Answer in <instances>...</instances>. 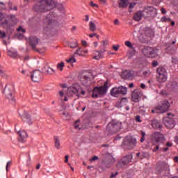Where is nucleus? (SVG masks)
I'll list each match as a JSON object with an SVG mask.
<instances>
[{"mask_svg":"<svg viewBox=\"0 0 178 178\" xmlns=\"http://www.w3.org/2000/svg\"><path fill=\"white\" fill-rule=\"evenodd\" d=\"M143 10H146V12H147V17L148 16V13H149V12H154L155 15L158 13V10L152 6H149L145 8Z\"/></svg>","mask_w":178,"mask_h":178,"instance_id":"nucleus-27","label":"nucleus"},{"mask_svg":"<svg viewBox=\"0 0 178 178\" xmlns=\"http://www.w3.org/2000/svg\"><path fill=\"white\" fill-rule=\"evenodd\" d=\"M89 30H90V31H95L97 30V26L92 21H90L89 23Z\"/></svg>","mask_w":178,"mask_h":178,"instance_id":"nucleus-32","label":"nucleus"},{"mask_svg":"<svg viewBox=\"0 0 178 178\" xmlns=\"http://www.w3.org/2000/svg\"><path fill=\"white\" fill-rule=\"evenodd\" d=\"M8 56H10V58H13L14 59H16L17 58V52L13 51L12 50L8 51Z\"/></svg>","mask_w":178,"mask_h":178,"instance_id":"nucleus-31","label":"nucleus"},{"mask_svg":"<svg viewBox=\"0 0 178 178\" xmlns=\"http://www.w3.org/2000/svg\"><path fill=\"white\" fill-rule=\"evenodd\" d=\"M75 55H79V56H86L88 54V50H84L83 48H79L74 53Z\"/></svg>","mask_w":178,"mask_h":178,"instance_id":"nucleus-22","label":"nucleus"},{"mask_svg":"<svg viewBox=\"0 0 178 178\" xmlns=\"http://www.w3.org/2000/svg\"><path fill=\"white\" fill-rule=\"evenodd\" d=\"M63 67H65V63L61 62L57 65V69L62 72L63 70Z\"/></svg>","mask_w":178,"mask_h":178,"instance_id":"nucleus-36","label":"nucleus"},{"mask_svg":"<svg viewBox=\"0 0 178 178\" xmlns=\"http://www.w3.org/2000/svg\"><path fill=\"white\" fill-rule=\"evenodd\" d=\"M118 172H115V174H111V178L116 177V176H118Z\"/></svg>","mask_w":178,"mask_h":178,"instance_id":"nucleus-58","label":"nucleus"},{"mask_svg":"<svg viewBox=\"0 0 178 178\" xmlns=\"http://www.w3.org/2000/svg\"><path fill=\"white\" fill-rule=\"evenodd\" d=\"M8 20L10 23V27L15 26L17 23V21L16 20V17L15 16H8Z\"/></svg>","mask_w":178,"mask_h":178,"instance_id":"nucleus-24","label":"nucleus"},{"mask_svg":"<svg viewBox=\"0 0 178 178\" xmlns=\"http://www.w3.org/2000/svg\"><path fill=\"white\" fill-rule=\"evenodd\" d=\"M74 94L80 98V97H84L86 95V90L80 87L79 85H73L72 87L68 88L67 92L65 90H61L59 92L61 101L65 102L68 101V97H72Z\"/></svg>","mask_w":178,"mask_h":178,"instance_id":"nucleus-2","label":"nucleus"},{"mask_svg":"<svg viewBox=\"0 0 178 178\" xmlns=\"http://www.w3.org/2000/svg\"><path fill=\"white\" fill-rule=\"evenodd\" d=\"M156 80L159 83H165L168 80V71L163 67H159L156 70Z\"/></svg>","mask_w":178,"mask_h":178,"instance_id":"nucleus-4","label":"nucleus"},{"mask_svg":"<svg viewBox=\"0 0 178 178\" xmlns=\"http://www.w3.org/2000/svg\"><path fill=\"white\" fill-rule=\"evenodd\" d=\"M14 88H15L13 87V86L10 84L6 85L4 88L3 94L6 97V98H8V99H10V101H13L14 99V97H13Z\"/></svg>","mask_w":178,"mask_h":178,"instance_id":"nucleus-9","label":"nucleus"},{"mask_svg":"<svg viewBox=\"0 0 178 178\" xmlns=\"http://www.w3.org/2000/svg\"><path fill=\"white\" fill-rule=\"evenodd\" d=\"M79 120L78 121H76V122H75V124H74V129H79V124H77V123H79Z\"/></svg>","mask_w":178,"mask_h":178,"instance_id":"nucleus-59","label":"nucleus"},{"mask_svg":"<svg viewBox=\"0 0 178 178\" xmlns=\"http://www.w3.org/2000/svg\"><path fill=\"white\" fill-rule=\"evenodd\" d=\"M142 138H140V143H144L145 141V132H141Z\"/></svg>","mask_w":178,"mask_h":178,"instance_id":"nucleus-41","label":"nucleus"},{"mask_svg":"<svg viewBox=\"0 0 178 178\" xmlns=\"http://www.w3.org/2000/svg\"><path fill=\"white\" fill-rule=\"evenodd\" d=\"M152 140L156 143H163L165 141V136L159 132H155L152 136Z\"/></svg>","mask_w":178,"mask_h":178,"instance_id":"nucleus-12","label":"nucleus"},{"mask_svg":"<svg viewBox=\"0 0 178 178\" xmlns=\"http://www.w3.org/2000/svg\"><path fill=\"white\" fill-rule=\"evenodd\" d=\"M106 91H108V87L106 86V83H105L104 86L94 88L92 97L93 98H101V97L106 94Z\"/></svg>","mask_w":178,"mask_h":178,"instance_id":"nucleus-6","label":"nucleus"},{"mask_svg":"<svg viewBox=\"0 0 178 178\" xmlns=\"http://www.w3.org/2000/svg\"><path fill=\"white\" fill-rule=\"evenodd\" d=\"M0 77H3V79H8V74L2 69H0Z\"/></svg>","mask_w":178,"mask_h":178,"instance_id":"nucleus-34","label":"nucleus"},{"mask_svg":"<svg viewBox=\"0 0 178 178\" xmlns=\"http://www.w3.org/2000/svg\"><path fill=\"white\" fill-rule=\"evenodd\" d=\"M98 159V156H95L92 158L91 161H97Z\"/></svg>","mask_w":178,"mask_h":178,"instance_id":"nucleus-62","label":"nucleus"},{"mask_svg":"<svg viewBox=\"0 0 178 178\" xmlns=\"http://www.w3.org/2000/svg\"><path fill=\"white\" fill-rule=\"evenodd\" d=\"M175 141L177 143V144H178V136H175Z\"/></svg>","mask_w":178,"mask_h":178,"instance_id":"nucleus-64","label":"nucleus"},{"mask_svg":"<svg viewBox=\"0 0 178 178\" xmlns=\"http://www.w3.org/2000/svg\"><path fill=\"white\" fill-rule=\"evenodd\" d=\"M77 45H78L77 41L76 40L68 42V47H70V48H76Z\"/></svg>","mask_w":178,"mask_h":178,"instance_id":"nucleus-35","label":"nucleus"},{"mask_svg":"<svg viewBox=\"0 0 178 178\" xmlns=\"http://www.w3.org/2000/svg\"><path fill=\"white\" fill-rule=\"evenodd\" d=\"M6 37V33L0 31V38H5Z\"/></svg>","mask_w":178,"mask_h":178,"instance_id":"nucleus-43","label":"nucleus"},{"mask_svg":"<svg viewBox=\"0 0 178 178\" xmlns=\"http://www.w3.org/2000/svg\"><path fill=\"white\" fill-rule=\"evenodd\" d=\"M106 45H108L107 40H103L102 42H101V44L99 46L101 52H106V49L105 48V47Z\"/></svg>","mask_w":178,"mask_h":178,"instance_id":"nucleus-26","label":"nucleus"},{"mask_svg":"<svg viewBox=\"0 0 178 178\" xmlns=\"http://www.w3.org/2000/svg\"><path fill=\"white\" fill-rule=\"evenodd\" d=\"M22 118L23 122H25V123H27L29 125L33 124V120H31L30 114H29V113H27L26 111L24 112V114Z\"/></svg>","mask_w":178,"mask_h":178,"instance_id":"nucleus-20","label":"nucleus"},{"mask_svg":"<svg viewBox=\"0 0 178 178\" xmlns=\"http://www.w3.org/2000/svg\"><path fill=\"white\" fill-rule=\"evenodd\" d=\"M169 106H170V104L169 102L165 100L162 102L161 104L158 106L157 108H159V111L157 112H159L160 113H165L169 109Z\"/></svg>","mask_w":178,"mask_h":178,"instance_id":"nucleus-13","label":"nucleus"},{"mask_svg":"<svg viewBox=\"0 0 178 178\" xmlns=\"http://www.w3.org/2000/svg\"><path fill=\"white\" fill-rule=\"evenodd\" d=\"M136 156H138V158H140V159H143V156H145V153H143L141 156H140V153H137Z\"/></svg>","mask_w":178,"mask_h":178,"instance_id":"nucleus-47","label":"nucleus"},{"mask_svg":"<svg viewBox=\"0 0 178 178\" xmlns=\"http://www.w3.org/2000/svg\"><path fill=\"white\" fill-rule=\"evenodd\" d=\"M136 122H138L139 123H141V117H140V115H137L136 117Z\"/></svg>","mask_w":178,"mask_h":178,"instance_id":"nucleus-49","label":"nucleus"},{"mask_svg":"<svg viewBox=\"0 0 178 178\" xmlns=\"http://www.w3.org/2000/svg\"><path fill=\"white\" fill-rule=\"evenodd\" d=\"M147 10H139L134 15V19L136 22H140L143 17H147Z\"/></svg>","mask_w":178,"mask_h":178,"instance_id":"nucleus-15","label":"nucleus"},{"mask_svg":"<svg viewBox=\"0 0 178 178\" xmlns=\"http://www.w3.org/2000/svg\"><path fill=\"white\" fill-rule=\"evenodd\" d=\"M65 163H69V155H65Z\"/></svg>","mask_w":178,"mask_h":178,"instance_id":"nucleus-48","label":"nucleus"},{"mask_svg":"<svg viewBox=\"0 0 178 178\" xmlns=\"http://www.w3.org/2000/svg\"><path fill=\"white\" fill-rule=\"evenodd\" d=\"M131 97L134 102H138L140 101V98L143 97V92H141L140 90H134L132 92Z\"/></svg>","mask_w":178,"mask_h":178,"instance_id":"nucleus-16","label":"nucleus"},{"mask_svg":"<svg viewBox=\"0 0 178 178\" xmlns=\"http://www.w3.org/2000/svg\"><path fill=\"white\" fill-rule=\"evenodd\" d=\"M173 115L171 113H168L167 117L164 118V124L168 129H173L176 125V122L175 120H173Z\"/></svg>","mask_w":178,"mask_h":178,"instance_id":"nucleus-8","label":"nucleus"},{"mask_svg":"<svg viewBox=\"0 0 178 178\" xmlns=\"http://www.w3.org/2000/svg\"><path fill=\"white\" fill-rule=\"evenodd\" d=\"M114 24H115V26H118L119 24V19H115Z\"/></svg>","mask_w":178,"mask_h":178,"instance_id":"nucleus-60","label":"nucleus"},{"mask_svg":"<svg viewBox=\"0 0 178 178\" xmlns=\"http://www.w3.org/2000/svg\"><path fill=\"white\" fill-rule=\"evenodd\" d=\"M17 31L20 33H26V29H24L22 26H19V28L17 29Z\"/></svg>","mask_w":178,"mask_h":178,"instance_id":"nucleus-42","label":"nucleus"},{"mask_svg":"<svg viewBox=\"0 0 178 178\" xmlns=\"http://www.w3.org/2000/svg\"><path fill=\"white\" fill-rule=\"evenodd\" d=\"M131 159H133V156H125L119 161V165H120V166H124V165H128V163H130V162H131Z\"/></svg>","mask_w":178,"mask_h":178,"instance_id":"nucleus-18","label":"nucleus"},{"mask_svg":"<svg viewBox=\"0 0 178 178\" xmlns=\"http://www.w3.org/2000/svg\"><path fill=\"white\" fill-rule=\"evenodd\" d=\"M56 8V1L55 0H45V11L46 24H47V29H54V27H58L59 22H58V16L54 12L51 10Z\"/></svg>","mask_w":178,"mask_h":178,"instance_id":"nucleus-1","label":"nucleus"},{"mask_svg":"<svg viewBox=\"0 0 178 178\" xmlns=\"http://www.w3.org/2000/svg\"><path fill=\"white\" fill-rule=\"evenodd\" d=\"M104 52H102L101 50L100 51H95L94 53L95 56L93 57V59H95L96 60H99L101 58H104Z\"/></svg>","mask_w":178,"mask_h":178,"instance_id":"nucleus-23","label":"nucleus"},{"mask_svg":"<svg viewBox=\"0 0 178 178\" xmlns=\"http://www.w3.org/2000/svg\"><path fill=\"white\" fill-rule=\"evenodd\" d=\"M11 164H12V161H8L7 163L6 166V170H8V168H9V166H10Z\"/></svg>","mask_w":178,"mask_h":178,"instance_id":"nucleus-54","label":"nucleus"},{"mask_svg":"<svg viewBox=\"0 0 178 178\" xmlns=\"http://www.w3.org/2000/svg\"><path fill=\"white\" fill-rule=\"evenodd\" d=\"M31 79L34 83H37L41 79V72L39 70H35L31 73Z\"/></svg>","mask_w":178,"mask_h":178,"instance_id":"nucleus-17","label":"nucleus"},{"mask_svg":"<svg viewBox=\"0 0 178 178\" xmlns=\"http://www.w3.org/2000/svg\"><path fill=\"white\" fill-rule=\"evenodd\" d=\"M95 35H97V33H91V34L89 35V37L90 38H92V37H95Z\"/></svg>","mask_w":178,"mask_h":178,"instance_id":"nucleus-61","label":"nucleus"},{"mask_svg":"<svg viewBox=\"0 0 178 178\" xmlns=\"http://www.w3.org/2000/svg\"><path fill=\"white\" fill-rule=\"evenodd\" d=\"M133 141H136V139H133V138H131V136L126 137V138L124 139L123 144H124V145H130V144H131V143H133Z\"/></svg>","mask_w":178,"mask_h":178,"instance_id":"nucleus-25","label":"nucleus"},{"mask_svg":"<svg viewBox=\"0 0 178 178\" xmlns=\"http://www.w3.org/2000/svg\"><path fill=\"white\" fill-rule=\"evenodd\" d=\"M161 22H162L163 23H166V22H168V17H166V16H163L161 19Z\"/></svg>","mask_w":178,"mask_h":178,"instance_id":"nucleus-44","label":"nucleus"},{"mask_svg":"<svg viewBox=\"0 0 178 178\" xmlns=\"http://www.w3.org/2000/svg\"><path fill=\"white\" fill-rule=\"evenodd\" d=\"M5 17L3 16V14H2L1 13H0V22H2V20H3V18Z\"/></svg>","mask_w":178,"mask_h":178,"instance_id":"nucleus-56","label":"nucleus"},{"mask_svg":"<svg viewBox=\"0 0 178 178\" xmlns=\"http://www.w3.org/2000/svg\"><path fill=\"white\" fill-rule=\"evenodd\" d=\"M125 45L126 47H127L128 48H130L131 49H134V44H133L130 41H126Z\"/></svg>","mask_w":178,"mask_h":178,"instance_id":"nucleus-37","label":"nucleus"},{"mask_svg":"<svg viewBox=\"0 0 178 178\" xmlns=\"http://www.w3.org/2000/svg\"><path fill=\"white\" fill-rule=\"evenodd\" d=\"M66 62H67V63H76V58H74V57H72L68 60H66Z\"/></svg>","mask_w":178,"mask_h":178,"instance_id":"nucleus-40","label":"nucleus"},{"mask_svg":"<svg viewBox=\"0 0 178 178\" xmlns=\"http://www.w3.org/2000/svg\"><path fill=\"white\" fill-rule=\"evenodd\" d=\"M47 73L48 74H55V70L52 69L51 67H48L47 70Z\"/></svg>","mask_w":178,"mask_h":178,"instance_id":"nucleus-38","label":"nucleus"},{"mask_svg":"<svg viewBox=\"0 0 178 178\" xmlns=\"http://www.w3.org/2000/svg\"><path fill=\"white\" fill-rule=\"evenodd\" d=\"M0 10H6V4L2 1H0Z\"/></svg>","mask_w":178,"mask_h":178,"instance_id":"nucleus-39","label":"nucleus"},{"mask_svg":"<svg viewBox=\"0 0 178 178\" xmlns=\"http://www.w3.org/2000/svg\"><path fill=\"white\" fill-rule=\"evenodd\" d=\"M127 5H129V0H120L119 3L120 8H127Z\"/></svg>","mask_w":178,"mask_h":178,"instance_id":"nucleus-29","label":"nucleus"},{"mask_svg":"<svg viewBox=\"0 0 178 178\" xmlns=\"http://www.w3.org/2000/svg\"><path fill=\"white\" fill-rule=\"evenodd\" d=\"M166 145L167 147H172V144L170 142H167Z\"/></svg>","mask_w":178,"mask_h":178,"instance_id":"nucleus-63","label":"nucleus"},{"mask_svg":"<svg viewBox=\"0 0 178 178\" xmlns=\"http://www.w3.org/2000/svg\"><path fill=\"white\" fill-rule=\"evenodd\" d=\"M111 94L112 97H119L120 94H122V95H126V94H127V88L124 86L113 88L111 90Z\"/></svg>","mask_w":178,"mask_h":178,"instance_id":"nucleus-7","label":"nucleus"},{"mask_svg":"<svg viewBox=\"0 0 178 178\" xmlns=\"http://www.w3.org/2000/svg\"><path fill=\"white\" fill-rule=\"evenodd\" d=\"M158 65H159L158 61H154L152 63L153 67H156V66H158Z\"/></svg>","mask_w":178,"mask_h":178,"instance_id":"nucleus-53","label":"nucleus"},{"mask_svg":"<svg viewBox=\"0 0 178 178\" xmlns=\"http://www.w3.org/2000/svg\"><path fill=\"white\" fill-rule=\"evenodd\" d=\"M159 111V108L158 107H156L154 109L152 110V113H161L160 112H158Z\"/></svg>","mask_w":178,"mask_h":178,"instance_id":"nucleus-45","label":"nucleus"},{"mask_svg":"<svg viewBox=\"0 0 178 178\" xmlns=\"http://www.w3.org/2000/svg\"><path fill=\"white\" fill-rule=\"evenodd\" d=\"M134 6H136V3H132L129 5L130 9H133V8H134Z\"/></svg>","mask_w":178,"mask_h":178,"instance_id":"nucleus-55","label":"nucleus"},{"mask_svg":"<svg viewBox=\"0 0 178 178\" xmlns=\"http://www.w3.org/2000/svg\"><path fill=\"white\" fill-rule=\"evenodd\" d=\"M54 145L56 149H59L60 148V140L58 136L54 138Z\"/></svg>","mask_w":178,"mask_h":178,"instance_id":"nucleus-28","label":"nucleus"},{"mask_svg":"<svg viewBox=\"0 0 178 178\" xmlns=\"http://www.w3.org/2000/svg\"><path fill=\"white\" fill-rule=\"evenodd\" d=\"M161 12L162 15H166V10L164 8H161Z\"/></svg>","mask_w":178,"mask_h":178,"instance_id":"nucleus-52","label":"nucleus"},{"mask_svg":"<svg viewBox=\"0 0 178 178\" xmlns=\"http://www.w3.org/2000/svg\"><path fill=\"white\" fill-rule=\"evenodd\" d=\"M60 115H63V116H65V118H67L68 113L66 111H61Z\"/></svg>","mask_w":178,"mask_h":178,"instance_id":"nucleus-51","label":"nucleus"},{"mask_svg":"<svg viewBox=\"0 0 178 178\" xmlns=\"http://www.w3.org/2000/svg\"><path fill=\"white\" fill-rule=\"evenodd\" d=\"M141 52L143 55H145V56H147V58H154L153 55H155V49L149 47H143Z\"/></svg>","mask_w":178,"mask_h":178,"instance_id":"nucleus-11","label":"nucleus"},{"mask_svg":"<svg viewBox=\"0 0 178 178\" xmlns=\"http://www.w3.org/2000/svg\"><path fill=\"white\" fill-rule=\"evenodd\" d=\"M78 79L85 87H90L92 83L94 76L91 74L83 73L79 74Z\"/></svg>","mask_w":178,"mask_h":178,"instance_id":"nucleus-3","label":"nucleus"},{"mask_svg":"<svg viewBox=\"0 0 178 178\" xmlns=\"http://www.w3.org/2000/svg\"><path fill=\"white\" fill-rule=\"evenodd\" d=\"M121 127H122L121 122L113 121L108 124L106 127V130H112V131H114L115 133H116V131H119V130H120Z\"/></svg>","mask_w":178,"mask_h":178,"instance_id":"nucleus-10","label":"nucleus"},{"mask_svg":"<svg viewBox=\"0 0 178 178\" xmlns=\"http://www.w3.org/2000/svg\"><path fill=\"white\" fill-rule=\"evenodd\" d=\"M152 127H153V129H161V124H159L156 120H154L152 122Z\"/></svg>","mask_w":178,"mask_h":178,"instance_id":"nucleus-30","label":"nucleus"},{"mask_svg":"<svg viewBox=\"0 0 178 178\" xmlns=\"http://www.w3.org/2000/svg\"><path fill=\"white\" fill-rule=\"evenodd\" d=\"M18 134L19 136V141H20V143H24V141H26V138L28 137L27 132L24 130H20L18 131Z\"/></svg>","mask_w":178,"mask_h":178,"instance_id":"nucleus-21","label":"nucleus"},{"mask_svg":"<svg viewBox=\"0 0 178 178\" xmlns=\"http://www.w3.org/2000/svg\"><path fill=\"white\" fill-rule=\"evenodd\" d=\"M134 71H124L122 72V76L124 80H131L134 77Z\"/></svg>","mask_w":178,"mask_h":178,"instance_id":"nucleus-19","label":"nucleus"},{"mask_svg":"<svg viewBox=\"0 0 178 178\" xmlns=\"http://www.w3.org/2000/svg\"><path fill=\"white\" fill-rule=\"evenodd\" d=\"M172 63L176 65L177 63V62H178L177 58H172Z\"/></svg>","mask_w":178,"mask_h":178,"instance_id":"nucleus-50","label":"nucleus"},{"mask_svg":"<svg viewBox=\"0 0 178 178\" xmlns=\"http://www.w3.org/2000/svg\"><path fill=\"white\" fill-rule=\"evenodd\" d=\"M1 26H6V27L8 28L10 27L8 17L6 18L5 20L1 23Z\"/></svg>","mask_w":178,"mask_h":178,"instance_id":"nucleus-33","label":"nucleus"},{"mask_svg":"<svg viewBox=\"0 0 178 178\" xmlns=\"http://www.w3.org/2000/svg\"><path fill=\"white\" fill-rule=\"evenodd\" d=\"M90 6L92 8H98V4L94 3V1H90Z\"/></svg>","mask_w":178,"mask_h":178,"instance_id":"nucleus-46","label":"nucleus"},{"mask_svg":"<svg viewBox=\"0 0 178 178\" xmlns=\"http://www.w3.org/2000/svg\"><path fill=\"white\" fill-rule=\"evenodd\" d=\"M26 41L33 51L39 52V54H44V51H41V49L37 48V45H38V42H40V39H38L37 37L31 36L26 39Z\"/></svg>","mask_w":178,"mask_h":178,"instance_id":"nucleus-5","label":"nucleus"},{"mask_svg":"<svg viewBox=\"0 0 178 178\" xmlns=\"http://www.w3.org/2000/svg\"><path fill=\"white\" fill-rule=\"evenodd\" d=\"M81 44H82V45H83L84 47H86V45H87V41H86V40H81Z\"/></svg>","mask_w":178,"mask_h":178,"instance_id":"nucleus-57","label":"nucleus"},{"mask_svg":"<svg viewBox=\"0 0 178 178\" xmlns=\"http://www.w3.org/2000/svg\"><path fill=\"white\" fill-rule=\"evenodd\" d=\"M33 9L36 12H44L45 10V0H41L38 1L35 6H34Z\"/></svg>","mask_w":178,"mask_h":178,"instance_id":"nucleus-14","label":"nucleus"}]
</instances>
